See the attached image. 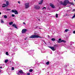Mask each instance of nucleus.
<instances>
[{"label": "nucleus", "instance_id": "f257e3e1", "mask_svg": "<svg viewBox=\"0 0 75 75\" xmlns=\"http://www.w3.org/2000/svg\"><path fill=\"white\" fill-rule=\"evenodd\" d=\"M60 3L61 4H62L63 6H66L68 4H71L72 5H74V3H72L71 2L69 3V1L68 0H65L64 1V2H62V1H60Z\"/></svg>", "mask_w": 75, "mask_h": 75}, {"label": "nucleus", "instance_id": "f03ea898", "mask_svg": "<svg viewBox=\"0 0 75 75\" xmlns=\"http://www.w3.org/2000/svg\"><path fill=\"white\" fill-rule=\"evenodd\" d=\"M29 38H42V37H40L38 35H31Z\"/></svg>", "mask_w": 75, "mask_h": 75}, {"label": "nucleus", "instance_id": "7ed1b4c3", "mask_svg": "<svg viewBox=\"0 0 75 75\" xmlns=\"http://www.w3.org/2000/svg\"><path fill=\"white\" fill-rule=\"evenodd\" d=\"M25 8H28L29 7V3H26L25 4Z\"/></svg>", "mask_w": 75, "mask_h": 75}, {"label": "nucleus", "instance_id": "20e7f679", "mask_svg": "<svg viewBox=\"0 0 75 75\" xmlns=\"http://www.w3.org/2000/svg\"><path fill=\"white\" fill-rule=\"evenodd\" d=\"M48 47L51 49L52 51H55V46L54 47L52 46H48Z\"/></svg>", "mask_w": 75, "mask_h": 75}, {"label": "nucleus", "instance_id": "39448f33", "mask_svg": "<svg viewBox=\"0 0 75 75\" xmlns=\"http://www.w3.org/2000/svg\"><path fill=\"white\" fill-rule=\"evenodd\" d=\"M35 9H38L40 8V7L38 5H35Z\"/></svg>", "mask_w": 75, "mask_h": 75}, {"label": "nucleus", "instance_id": "423d86ee", "mask_svg": "<svg viewBox=\"0 0 75 75\" xmlns=\"http://www.w3.org/2000/svg\"><path fill=\"white\" fill-rule=\"evenodd\" d=\"M19 72L20 73V74H23V75L25 74V73L23 72V71L22 70L19 71Z\"/></svg>", "mask_w": 75, "mask_h": 75}, {"label": "nucleus", "instance_id": "0eeeda50", "mask_svg": "<svg viewBox=\"0 0 75 75\" xmlns=\"http://www.w3.org/2000/svg\"><path fill=\"white\" fill-rule=\"evenodd\" d=\"M27 31V30L26 29H23L22 30V33H25Z\"/></svg>", "mask_w": 75, "mask_h": 75}, {"label": "nucleus", "instance_id": "6e6552de", "mask_svg": "<svg viewBox=\"0 0 75 75\" xmlns=\"http://www.w3.org/2000/svg\"><path fill=\"white\" fill-rule=\"evenodd\" d=\"M50 6L52 7V8H55V6L52 4H50Z\"/></svg>", "mask_w": 75, "mask_h": 75}, {"label": "nucleus", "instance_id": "1a4fd4ad", "mask_svg": "<svg viewBox=\"0 0 75 75\" xmlns=\"http://www.w3.org/2000/svg\"><path fill=\"white\" fill-rule=\"evenodd\" d=\"M41 52L42 53H45V49H42L41 50Z\"/></svg>", "mask_w": 75, "mask_h": 75}, {"label": "nucleus", "instance_id": "9d476101", "mask_svg": "<svg viewBox=\"0 0 75 75\" xmlns=\"http://www.w3.org/2000/svg\"><path fill=\"white\" fill-rule=\"evenodd\" d=\"M13 27H15V28H17V26H16V25L13 24L12 25Z\"/></svg>", "mask_w": 75, "mask_h": 75}, {"label": "nucleus", "instance_id": "9b49d317", "mask_svg": "<svg viewBox=\"0 0 75 75\" xmlns=\"http://www.w3.org/2000/svg\"><path fill=\"white\" fill-rule=\"evenodd\" d=\"M58 42L59 43H60L61 42H62V40H61V39L60 38L59 39V41H58Z\"/></svg>", "mask_w": 75, "mask_h": 75}, {"label": "nucleus", "instance_id": "f8f14e48", "mask_svg": "<svg viewBox=\"0 0 75 75\" xmlns=\"http://www.w3.org/2000/svg\"><path fill=\"white\" fill-rule=\"evenodd\" d=\"M43 3V0H41L40 1L39 3V4H42V3Z\"/></svg>", "mask_w": 75, "mask_h": 75}, {"label": "nucleus", "instance_id": "ddd939ff", "mask_svg": "<svg viewBox=\"0 0 75 75\" xmlns=\"http://www.w3.org/2000/svg\"><path fill=\"white\" fill-rule=\"evenodd\" d=\"M15 14H18V12H17V11L15 10V12H14Z\"/></svg>", "mask_w": 75, "mask_h": 75}, {"label": "nucleus", "instance_id": "4468645a", "mask_svg": "<svg viewBox=\"0 0 75 75\" xmlns=\"http://www.w3.org/2000/svg\"><path fill=\"white\" fill-rule=\"evenodd\" d=\"M9 4V2H8V1H6V6H8Z\"/></svg>", "mask_w": 75, "mask_h": 75}, {"label": "nucleus", "instance_id": "2eb2a0df", "mask_svg": "<svg viewBox=\"0 0 75 75\" xmlns=\"http://www.w3.org/2000/svg\"><path fill=\"white\" fill-rule=\"evenodd\" d=\"M33 71V69H29V72H32Z\"/></svg>", "mask_w": 75, "mask_h": 75}, {"label": "nucleus", "instance_id": "dca6fc26", "mask_svg": "<svg viewBox=\"0 0 75 75\" xmlns=\"http://www.w3.org/2000/svg\"><path fill=\"white\" fill-rule=\"evenodd\" d=\"M6 6V4H3V6H2V7H5Z\"/></svg>", "mask_w": 75, "mask_h": 75}, {"label": "nucleus", "instance_id": "f3484780", "mask_svg": "<svg viewBox=\"0 0 75 75\" xmlns=\"http://www.w3.org/2000/svg\"><path fill=\"white\" fill-rule=\"evenodd\" d=\"M13 22H11L9 23V25H12V24H13Z\"/></svg>", "mask_w": 75, "mask_h": 75}, {"label": "nucleus", "instance_id": "a211bd4d", "mask_svg": "<svg viewBox=\"0 0 75 75\" xmlns=\"http://www.w3.org/2000/svg\"><path fill=\"white\" fill-rule=\"evenodd\" d=\"M51 40L52 41H55V39L54 38H52L51 39Z\"/></svg>", "mask_w": 75, "mask_h": 75}, {"label": "nucleus", "instance_id": "6ab92c4d", "mask_svg": "<svg viewBox=\"0 0 75 75\" xmlns=\"http://www.w3.org/2000/svg\"><path fill=\"white\" fill-rule=\"evenodd\" d=\"M42 10H46V7H44L42 8Z\"/></svg>", "mask_w": 75, "mask_h": 75}, {"label": "nucleus", "instance_id": "aec40b11", "mask_svg": "<svg viewBox=\"0 0 75 75\" xmlns=\"http://www.w3.org/2000/svg\"><path fill=\"white\" fill-rule=\"evenodd\" d=\"M1 23H4V21H3V19H1Z\"/></svg>", "mask_w": 75, "mask_h": 75}, {"label": "nucleus", "instance_id": "412c9836", "mask_svg": "<svg viewBox=\"0 0 75 75\" xmlns=\"http://www.w3.org/2000/svg\"><path fill=\"white\" fill-rule=\"evenodd\" d=\"M49 64H50V62H47L46 63V65H49Z\"/></svg>", "mask_w": 75, "mask_h": 75}, {"label": "nucleus", "instance_id": "4be33fe9", "mask_svg": "<svg viewBox=\"0 0 75 75\" xmlns=\"http://www.w3.org/2000/svg\"><path fill=\"white\" fill-rule=\"evenodd\" d=\"M4 17L5 18H7V16L6 15H5L4 16Z\"/></svg>", "mask_w": 75, "mask_h": 75}, {"label": "nucleus", "instance_id": "5701e85b", "mask_svg": "<svg viewBox=\"0 0 75 75\" xmlns=\"http://www.w3.org/2000/svg\"><path fill=\"white\" fill-rule=\"evenodd\" d=\"M15 11H16V10H12L11 11L12 13H14V12H15Z\"/></svg>", "mask_w": 75, "mask_h": 75}, {"label": "nucleus", "instance_id": "b1692460", "mask_svg": "<svg viewBox=\"0 0 75 75\" xmlns=\"http://www.w3.org/2000/svg\"><path fill=\"white\" fill-rule=\"evenodd\" d=\"M8 61V59H6L5 61V62L6 63V62H7Z\"/></svg>", "mask_w": 75, "mask_h": 75}, {"label": "nucleus", "instance_id": "393cba45", "mask_svg": "<svg viewBox=\"0 0 75 75\" xmlns=\"http://www.w3.org/2000/svg\"><path fill=\"white\" fill-rule=\"evenodd\" d=\"M75 18V13H74V15L72 17V18Z\"/></svg>", "mask_w": 75, "mask_h": 75}, {"label": "nucleus", "instance_id": "a878e982", "mask_svg": "<svg viewBox=\"0 0 75 75\" xmlns=\"http://www.w3.org/2000/svg\"><path fill=\"white\" fill-rule=\"evenodd\" d=\"M62 42H66V41L64 40H62Z\"/></svg>", "mask_w": 75, "mask_h": 75}, {"label": "nucleus", "instance_id": "bb28decb", "mask_svg": "<svg viewBox=\"0 0 75 75\" xmlns=\"http://www.w3.org/2000/svg\"><path fill=\"white\" fill-rule=\"evenodd\" d=\"M6 55H8V52H6Z\"/></svg>", "mask_w": 75, "mask_h": 75}, {"label": "nucleus", "instance_id": "cd10ccee", "mask_svg": "<svg viewBox=\"0 0 75 75\" xmlns=\"http://www.w3.org/2000/svg\"><path fill=\"white\" fill-rule=\"evenodd\" d=\"M14 69V68L13 67H12L11 68V70L13 71Z\"/></svg>", "mask_w": 75, "mask_h": 75}, {"label": "nucleus", "instance_id": "c85d7f7f", "mask_svg": "<svg viewBox=\"0 0 75 75\" xmlns=\"http://www.w3.org/2000/svg\"><path fill=\"white\" fill-rule=\"evenodd\" d=\"M68 31V29H65V32H67Z\"/></svg>", "mask_w": 75, "mask_h": 75}, {"label": "nucleus", "instance_id": "c756f323", "mask_svg": "<svg viewBox=\"0 0 75 75\" xmlns=\"http://www.w3.org/2000/svg\"><path fill=\"white\" fill-rule=\"evenodd\" d=\"M56 18H58V14H57V13H56Z\"/></svg>", "mask_w": 75, "mask_h": 75}, {"label": "nucleus", "instance_id": "7c9ffc66", "mask_svg": "<svg viewBox=\"0 0 75 75\" xmlns=\"http://www.w3.org/2000/svg\"><path fill=\"white\" fill-rule=\"evenodd\" d=\"M10 9H6L7 11H10Z\"/></svg>", "mask_w": 75, "mask_h": 75}, {"label": "nucleus", "instance_id": "2f4dec72", "mask_svg": "<svg viewBox=\"0 0 75 75\" xmlns=\"http://www.w3.org/2000/svg\"><path fill=\"white\" fill-rule=\"evenodd\" d=\"M12 17H14L15 16V15L13 14H12Z\"/></svg>", "mask_w": 75, "mask_h": 75}, {"label": "nucleus", "instance_id": "473e14b6", "mask_svg": "<svg viewBox=\"0 0 75 75\" xmlns=\"http://www.w3.org/2000/svg\"><path fill=\"white\" fill-rule=\"evenodd\" d=\"M27 75H30V73H28L27 74Z\"/></svg>", "mask_w": 75, "mask_h": 75}, {"label": "nucleus", "instance_id": "72a5a7b5", "mask_svg": "<svg viewBox=\"0 0 75 75\" xmlns=\"http://www.w3.org/2000/svg\"><path fill=\"white\" fill-rule=\"evenodd\" d=\"M75 11V9H74L72 10V11Z\"/></svg>", "mask_w": 75, "mask_h": 75}, {"label": "nucleus", "instance_id": "f704fd0d", "mask_svg": "<svg viewBox=\"0 0 75 75\" xmlns=\"http://www.w3.org/2000/svg\"><path fill=\"white\" fill-rule=\"evenodd\" d=\"M23 24H25V23L24 22L23 23Z\"/></svg>", "mask_w": 75, "mask_h": 75}, {"label": "nucleus", "instance_id": "c9c22d12", "mask_svg": "<svg viewBox=\"0 0 75 75\" xmlns=\"http://www.w3.org/2000/svg\"><path fill=\"white\" fill-rule=\"evenodd\" d=\"M73 33L74 34H75V31H73Z\"/></svg>", "mask_w": 75, "mask_h": 75}, {"label": "nucleus", "instance_id": "e433bc0d", "mask_svg": "<svg viewBox=\"0 0 75 75\" xmlns=\"http://www.w3.org/2000/svg\"><path fill=\"white\" fill-rule=\"evenodd\" d=\"M18 3L19 4H20V1H18Z\"/></svg>", "mask_w": 75, "mask_h": 75}, {"label": "nucleus", "instance_id": "4c0bfd02", "mask_svg": "<svg viewBox=\"0 0 75 75\" xmlns=\"http://www.w3.org/2000/svg\"><path fill=\"white\" fill-rule=\"evenodd\" d=\"M47 37H48L49 38H50V35H48Z\"/></svg>", "mask_w": 75, "mask_h": 75}, {"label": "nucleus", "instance_id": "58836bf2", "mask_svg": "<svg viewBox=\"0 0 75 75\" xmlns=\"http://www.w3.org/2000/svg\"><path fill=\"white\" fill-rule=\"evenodd\" d=\"M0 69H1L2 68V67H0Z\"/></svg>", "mask_w": 75, "mask_h": 75}, {"label": "nucleus", "instance_id": "ea45409f", "mask_svg": "<svg viewBox=\"0 0 75 75\" xmlns=\"http://www.w3.org/2000/svg\"><path fill=\"white\" fill-rule=\"evenodd\" d=\"M1 72V70L0 69V72Z\"/></svg>", "mask_w": 75, "mask_h": 75}, {"label": "nucleus", "instance_id": "a19ab883", "mask_svg": "<svg viewBox=\"0 0 75 75\" xmlns=\"http://www.w3.org/2000/svg\"><path fill=\"white\" fill-rule=\"evenodd\" d=\"M1 14V12H0V15Z\"/></svg>", "mask_w": 75, "mask_h": 75}, {"label": "nucleus", "instance_id": "79ce46f5", "mask_svg": "<svg viewBox=\"0 0 75 75\" xmlns=\"http://www.w3.org/2000/svg\"><path fill=\"white\" fill-rule=\"evenodd\" d=\"M38 21H40V19H38Z\"/></svg>", "mask_w": 75, "mask_h": 75}, {"label": "nucleus", "instance_id": "37998d69", "mask_svg": "<svg viewBox=\"0 0 75 75\" xmlns=\"http://www.w3.org/2000/svg\"><path fill=\"white\" fill-rule=\"evenodd\" d=\"M18 75H19V74L18 73H17Z\"/></svg>", "mask_w": 75, "mask_h": 75}, {"label": "nucleus", "instance_id": "c03bdc74", "mask_svg": "<svg viewBox=\"0 0 75 75\" xmlns=\"http://www.w3.org/2000/svg\"><path fill=\"white\" fill-rule=\"evenodd\" d=\"M39 28V29H41V28Z\"/></svg>", "mask_w": 75, "mask_h": 75}, {"label": "nucleus", "instance_id": "a18cd8bd", "mask_svg": "<svg viewBox=\"0 0 75 75\" xmlns=\"http://www.w3.org/2000/svg\"><path fill=\"white\" fill-rule=\"evenodd\" d=\"M67 7H69V6H68Z\"/></svg>", "mask_w": 75, "mask_h": 75}, {"label": "nucleus", "instance_id": "49530a36", "mask_svg": "<svg viewBox=\"0 0 75 75\" xmlns=\"http://www.w3.org/2000/svg\"><path fill=\"white\" fill-rule=\"evenodd\" d=\"M45 44H46V43H45Z\"/></svg>", "mask_w": 75, "mask_h": 75}, {"label": "nucleus", "instance_id": "de8ad7c7", "mask_svg": "<svg viewBox=\"0 0 75 75\" xmlns=\"http://www.w3.org/2000/svg\"><path fill=\"white\" fill-rule=\"evenodd\" d=\"M74 1H75V0H74Z\"/></svg>", "mask_w": 75, "mask_h": 75}]
</instances>
